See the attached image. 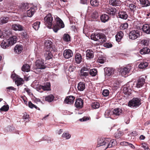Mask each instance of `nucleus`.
Masks as SVG:
<instances>
[{
    "label": "nucleus",
    "mask_w": 150,
    "mask_h": 150,
    "mask_svg": "<svg viewBox=\"0 0 150 150\" xmlns=\"http://www.w3.org/2000/svg\"><path fill=\"white\" fill-rule=\"evenodd\" d=\"M91 39L95 41H98L100 43L105 42L107 40L106 37L103 33H95L91 36Z\"/></svg>",
    "instance_id": "f257e3e1"
},
{
    "label": "nucleus",
    "mask_w": 150,
    "mask_h": 150,
    "mask_svg": "<svg viewBox=\"0 0 150 150\" xmlns=\"http://www.w3.org/2000/svg\"><path fill=\"white\" fill-rule=\"evenodd\" d=\"M55 20L56 23L54 25L52 29L56 33L61 28H64V25L62 20L57 16L55 17Z\"/></svg>",
    "instance_id": "f03ea898"
},
{
    "label": "nucleus",
    "mask_w": 150,
    "mask_h": 150,
    "mask_svg": "<svg viewBox=\"0 0 150 150\" xmlns=\"http://www.w3.org/2000/svg\"><path fill=\"white\" fill-rule=\"evenodd\" d=\"M140 100L141 99L139 98H134L129 101L128 105L132 108H137L141 104Z\"/></svg>",
    "instance_id": "7ed1b4c3"
},
{
    "label": "nucleus",
    "mask_w": 150,
    "mask_h": 150,
    "mask_svg": "<svg viewBox=\"0 0 150 150\" xmlns=\"http://www.w3.org/2000/svg\"><path fill=\"white\" fill-rule=\"evenodd\" d=\"M44 24L50 29L53 24V18L50 13H48L44 18Z\"/></svg>",
    "instance_id": "20e7f679"
},
{
    "label": "nucleus",
    "mask_w": 150,
    "mask_h": 150,
    "mask_svg": "<svg viewBox=\"0 0 150 150\" xmlns=\"http://www.w3.org/2000/svg\"><path fill=\"white\" fill-rule=\"evenodd\" d=\"M45 49L46 51L50 50L52 52L55 51V46L50 40H46L45 43Z\"/></svg>",
    "instance_id": "39448f33"
},
{
    "label": "nucleus",
    "mask_w": 150,
    "mask_h": 150,
    "mask_svg": "<svg viewBox=\"0 0 150 150\" xmlns=\"http://www.w3.org/2000/svg\"><path fill=\"white\" fill-rule=\"evenodd\" d=\"M140 33L139 30H132L129 32V38L132 40H135L140 35Z\"/></svg>",
    "instance_id": "423d86ee"
},
{
    "label": "nucleus",
    "mask_w": 150,
    "mask_h": 150,
    "mask_svg": "<svg viewBox=\"0 0 150 150\" xmlns=\"http://www.w3.org/2000/svg\"><path fill=\"white\" fill-rule=\"evenodd\" d=\"M132 69V67L130 65H128L126 67L121 68L120 72L121 75L123 77H126Z\"/></svg>",
    "instance_id": "0eeeda50"
},
{
    "label": "nucleus",
    "mask_w": 150,
    "mask_h": 150,
    "mask_svg": "<svg viewBox=\"0 0 150 150\" xmlns=\"http://www.w3.org/2000/svg\"><path fill=\"white\" fill-rule=\"evenodd\" d=\"M42 59H38L35 63V68L36 69H44L46 68V66Z\"/></svg>",
    "instance_id": "6e6552de"
},
{
    "label": "nucleus",
    "mask_w": 150,
    "mask_h": 150,
    "mask_svg": "<svg viewBox=\"0 0 150 150\" xmlns=\"http://www.w3.org/2000/svg\"><path fill=\"white\" fill-rule=\"evenodd\" d=\"M116 11V9L114 8L107 7L105 8V11L111 16L115 15Z\"/></svg>",
    "instance_id": "1a4fd4ad"
},
{
    "label": "nucleus",
    "mask_w": 150,
    "mask_h": 150,
    "mask_svg": "<svg viewBox=\"0 0 150 150\" xmlns=\"http://www.w3.org/2000/svg\"><path fill=\"white\" fill-rule=\"evenodd\" d=\"M109 142L108 138H100L98 140V147L103 145L107 146V144Z\"/></svg>",
    "instance_id": "9d476101"
},
{
    "label": "nucleus",
    "mask_w": 150,
    "mask_h": 150,
    "mask_svg": "<svg viewBox=\"0 0 150 150\" xmlns=\"http://www.w3.org/2000/svg\"><path fill=\"white\" fill-rule=\"evenodd\" d=\"M42 89L44 91H49L50 89V83L47 82L44 84V86L40 85L37 87V90H40Z\"/></svg>",
    "instance_id": "9b49d317"
},
{
    "label": "nucleus",
    "mask_w": 150,
    "mask_h": 150,
    "mask_svg": "<svg viewBox=\"0 0 150 150\" xmlns=\"http://www.w3.org/2000/svg\"><path fill=\"white\" fill-rule=\"evenodd\" d=\"M11 46L10 41L8 39L4 40L1 44V46L4 49L7 48L8 47Z\"/></svg>",
    "instance_id": "f8f14e48"
},
{
    "label": "nucleus",
    "mask_w": 150,
    "mask_h": 150,
    "mask_svg": "<svg viewBox=\"0 0 150 150\" xmlns=\"http://www.w3.org/2000/svg\"><path fill=\"white\" fill-rule=\"evenodd\" d=\"M83 100L81 98H78L76 100L74 105L76 108L80 109L83 107Z\"/></svg>",
    "instance_id": "ddd939ff"
},
{
    "label": "nucleus",
    "mask_w": 150,
    "mask_h": 150,
    "mask_svg": "<svg viewBox=\"0 0 150 150\" xmlns=\"http://www.w3.org/2000/svg\"><path fill=\"white\" fill-rule=\"evenodd\" d=\"M112 115L113 117H115L114 119H115L118 116L122 114V110L120 108H115L112 111Z\"/></svg>",
    "instance_id": "4468645a"
},
{
    "label": "nucleus",
    "mask_w": 150,
    "mask_h": 150,
    "mask_svg": "<svg viewBox=\"0 0 150 150\" xmlns=\"http://www.w3.org/2000/svg\"><path fill=\"white\" fill-rule=\"evenodd\" d=\"M63 55L65 58L69 59L72 56L73 53L72 51L69 49L66 50L64 52Z\"/></svg>",
    "instance_id": "2eb2a0df"
},
{
    "label": "nucleus",
    "mask_w": 150,
    "mask_h": 150,
    "mask_svg": "<svg viewBox=\"0 0 150 150\" xmlns=\"http://www.w3.org/2000/svg\"><path fill=\"white\" fill-rule=\"evenodd\" d=\"M145 79L144 77H140L137 80L136 84V87L137 88H140L144 84Z\"/></svg>",
    "instance_id": "dca6fc26"
},
{
    "label": "nucleus",
    "mask_w": 150,
    "mask_h": 150,
    "mask_svg": "<svg viewBox=\"0 0 150 150\" xmlns=\"http://www.w3.org/2000/svg\"><path fill=\"white\" fill-rule=\"evenodd\" d=\"M75 97L73 96H67L65 99L64 103L68 104H71L73 103Z\"/></svg>",
    "instance_id": "f3484780"
},
{
    "label": "nucleus",
    "mask_w": 150,
    "mask_h": 150,
    "mask_svg": "<svg viewBox=\"0 0 150 150\" xmlns=\"http://www.w3.org/2000/svg\"><path fill=\"white\" fill-rule=\"evenodd\" d=\"M86 58L88 60H90L94 57L93 52L91 50H87L86 51Z\"/></svg>",
    "instance_id": "a211bd4d"
},
{
    "label": "nucleus",
    "mask_w": 150,
    "mask_h": 150,
    "mask_svg": "<svg viewBox=\"0 0 150 150\" xmlns=\"http://www.w3.org/2000/svg\"><path fill=\"white\" fill-rule=\"evenodd\" d=\"M75 60L76 63L80 64L82 60V57L81 54L79 53L76 54L75 56Z\"/></svg>",
    "instance_id": "6ab92c4d"
},
{
    "label": "nucleus",
    "mask_w": 150,
    "mask_h": 150,
    "mask_svg": "<svg viewBox=\"0 0 150 150\" xmlns=\"http://www.w3.org/2000/svg\"><path fill=\"white\" fill-rule=\"evenodd\" d=\"M114 69L112 68L106 67L105 69V72L108 76H110L114 74Z\"/></svg>",
    "instance_id": "aec40b11"
},
{
    "label": "nucleus",
    "mask_w": 150,
    "mask_h": 150,
    "mask_svg": "<svg viewBox=\"0 0 150 150\" xmlns=\"http://www.w3.org/2000/svg\"><path fill=\"white\" fill-rule=\"evenodd\" d=\"M12 28L15 30L22 31L23 30V27L19 24H14L12 26Z\"/></svg>",
    "instance_id": "412c9836"
},
{
    "label": "nucleus",
    "mask_w": 150,
    "mask_h": 150,
    "mask_svg": "<svg viewBox=\"0 0 150 150\" xmlns=\"http://www.w3.org/2000/svg\"><path fill=\"white\" fill-rule=\"evenodd\" d=\"M23 49V47L22 45H17L15 47L14 52L17 54H20L22 51Z\"/></svg>",
    "instance_id": "4be33fe9"
},
{
    "label": "nucleus",
    "mask_w": 150,
    "mask_h": 150,
    "mask_svg": "<svg viewBox=\"0 0 150 150\" xmlns=\"http://www.w3.org/2000/svg\"><path fill=\"white\" fill-rule=\"evenodd\" d=\"M119 18L122 19L126 20L128 17V15L126 12L124 11H120L118 13Z\"/></svg>",
    "instance_id": "5701e85b"
},
{
    "label": "nucleus",
    "mask_w": 150,
    "mask_h": 150,
    "mask_svg": "<svg viewBox=\"0 0 150 150\" xmlns=\"http://www.w3.org/2000/svg\"><path fill=\"white\" fill-rule=\"evenodd\" d=\"M142 28L144 32L147 34H150V25L147 24L144 25Z\"/></svg>",
    "instance_id": "b1692460"
},
{
    "label": "nucleus",
    "mask_w": 150,
    "mask_h": 150,
    "mask_svg": "<svg viewBox=\"0 0 150 150\" xmlns=\"http://www.w3.org/2000/svg\"><path fill=\"white\" fill-rule=\"evenodd\" d=\"M55 52H52L51 51H46V53L45 54V56L46 60H49L52 58V53Z\"/></svg>",
    "instance_id": "393cba45"
},
{
    "label": "nucleus",
    "mask_w": 150,
    "mask_h": 150,
    "mask_svg": "<svg viewBox=\"0 0 150 150\" xmlns=\"http://www.w3.org/2000/svg\"><path fill=\"white\" fill-rule=\"evenodd\" d=\"M109 142L107 144V146L106 147V149L108 148H110L112 146H115L116 144V142L114 139L110 140L108 139Z\"/></svg>",
    "instance_id": "a878e982"
},
{
    "label": "nucleus",
    "mask_w": 150,
    "mask_h": 150,
    "mask_svg": "<svg viewBox=\"0 0 150 150\" xmlns=\"http://www.w3.org/2000/svg\"><path fill=\"white\" fill-rule=\"evenodd\" d=\"M100 19L102 22L105 23L109 20V17L107 14H104L100 16Z\"/></svg>",
    "instance_id": "bb28decb"
},
{
    "label": "nucleus",
    "mask_w": 150,
    "mask_h": 150,
    "mask_svg": "<svg viewBox=\"0 0 150 150\" xmlns=\"http://www.w3.org/2000/svg\"><path fill=\"white\" fill-rule=\"evenodd\" d=\"M85 84L83 82H80L78 84L77 88L80 91H83L85 89Z\"/></svg>",
    "instance_id": "cd10ccee"
},
{
    "label": "nucleus",
    "mask_w": 150,
    "mask_h": 150,
    "mask_svg": "<svg viewBox=\"0 0 150 150\" xmlns=\"http://www.w3.org/2000/svg\"><path fill=\"white\" fill-rule=\"evenodd\" d=\"M30 5V4L28 3H23L20 5V8L22 11H24L28 9L29 8Z\"/></svg>",
    "instance_id": "c85d7f7f"
},
{
    "label": "nucleus",
    "mask_w": 150,
    "mask_h": 150,
    "mask_svg": "<svg viewBox=\"0 0 150 150\" xmlns=\"http://www.w3.org/2000/svg\"><path fill=\"white\" fill-rule=\"evenodd\" d=\"M35 11V9L34 8L30 7V8L27 10V14L28 17H31L34 14Z\"/></svg>",
    "instance_id": "c756f323"
},
{
    "label": "nucleus",
    "mask_w": 150,
    "mask_h": 150,
    "mask_svg": "<svg viewBox=\"0 0 150 150\" xmlns=\"http://www.w3.org/2000/svg\"><path fill=\"white\" fill-rule=\"evenodd\" d=\"M8 40L11 43V45L15 43L17 40V38L16 36H13L9 38Z\"/></svg>",
    "instance_id": "7c9ffc66"
},
{
    "label": "nucleus",
    "mask_w": 150,
    "mask_h": 150,
    "mask_svg": "<svg viewBox=\"0 0 150 150\" xmlns=\"http://www.w3.org/2000/svg\"><path fill=\"white\" fill-rule=\"evenodd\" d=\"M54 96L51 94L43 97V98L45 99V101L49 102H52L54 99Z\"/></svg>",
    "instance_id": "2f4dec72"
},
{
    "label": "nucleus",
    "mask_w": 150,
    "mask_h": 150,
    "mask_svg": "<svg viewBox=\"0 0 150 150\" xmlns=\"http://www.w3.org/2000/svg\"><path fill=\"white\" fill-rule=\"evenodd\" d=\"M30 67L29 65L27 64H24L21 68V70L24 72H28L30 71Z\"/></svg>",
    "instance_id": "473e14b6"
},
{
    "label": "nucleus",
    "mask_w": 150,
    "mask_h": 150,
    "mask_svg": "<svg viewBox=\"0 0 150 150\" xmlns=\"http://www.w3.org/2000/svg\"><path fill=\"white\" fill-rule=\"evenodd\" d=\"M112 111H110L109 110H106L105 113V117L106 118L110 117L112 119H114L113 117V116L112 115Z\"/></svg>",
    "instance_id": "72a5a7b5"
},
{
    "label": "nucleus",
    "mask_w": 150,
    "mask_h": 150,
    "mask_svg": "<svg viewBox=\"0 0 150 150\" xmlns=\"http://www.w3.org/2000/svg\"><path fill=\"white\" fill-rule=\"evenodd\" d=\"M150 52V49L147 47L144 48L140 50V53L142 54H148Z\"/></svg>",
    "instance_id": "f704fd0d"
},
{
    "label": "nucleus",
    "mask_w": 150,
    "mask_h": 150,
    "mask_svg": "<svg viewBox=\"0 0 150 150\" xmlns=\"http://www.w3.org/2000/svg\"><path fill=\"white\" fill-rule=\"evenodd\" d=\"M140 4L143 7L149 6L150 5V3L148 0H139Z\"/></svg>",
    "instance_id": "c9c22d12"
},
{
    "label": "nucleus",
    "mask_w": 150,
    "mask_h": 150,
    "mask_svg": "<svg viewBox=\"0 0 150 150\" xmlns=\"http://www.w3.org/2000/svg\"><path fill=\"white\" fill-rule=\"evenodd\" d=\"M23 81L21 78H17L16 79L15 83L18 86L22 85L23 84Z\"/></svg>",
    "instance_id": "e433bc0d"
},
{
    "label": "nucleus",
    "mask_w": 150,
    "mask_h": 150,
    "mask_svg": "<svg viewBox=\"0 0 150 150\" xmlns=\"http://www.w3.org/2000/svg\"><path fill=\"white\" fill-rule=\"evenodd\" d=\"M128 6L130 10L134 12L137 10V6L134 4H130L128 5Z\"/></svg>",
    "instance_id": "4c0bfd02"
},
{
    "label": "nucleus",
    "mask_w": 150,
    "mask_h": 150,
    "mask_svg": "<svg viewBox=\"0 0 150 150\" xmlns=\"http://www.w3.org/2000/svg\"><path fill=\"white\" fill-rule=\"evenodd\" d=\"M109 3L113 6H118L120 4L119 1L117 0H110Z\"/></svg>",
    "instance_id": "58836bf2"
},
{
    "label": "nucleus",
    "mask_w": 150,
    "mask_h": 150,
    "mask_svg": "<svg viewBox=\"0 0 150 150\" xmlns=\"http://www.w3.org/2000/svg\"><path fill=\"white\" fill-rule=\"evenodd\" d=\"M148 64L147 62H141L139 65V67L140 69L145 68L148 66Z\"/></svg>",
    "instance_id": "ea45409f"
},
{
    "label": "nucleus",
    "mask_w": 150,
    "mask_h": 150,
    "mask_svg": "<svg viewBox=\"0 0 150 150\" xmlns=\"http://www.w3.org/2000/svg\"><path fill=\"white\" fill-rule=\"evenodd\" d=\"M122 135L123 132L121 131H120V129H118L117 132L115 134L114 136L116 138L118 139Z\"/></svg>",
    "instance_id": "a19ab883"
},
{
    "label": "nucleus",
    "mask_w": 150,
    "mask_h": 150,
    "mask_svg": "<svg viewBox=\"0 0 150 150\" xmlns=\"http://www.w3.org/2000/svg\"><path fill=\"white\" fill-rule=\"evenodd\" d=\"M8 17H3L0 18V24L1 25L5 23L8 22Z\"/></svg>",
    "instance_id": "79ce46f5"
},
{
    "label": "nucleus",
    "mask_w": 150,
    "mask_h": 150,
    "mask_svg": "<svg viewBox=\"0 0 150 150\" xmlns=\"http://www.w3.org/2000/svg\"><path fill=\"white\" fill-rule=\"evenodd\" d=\"M89 73L92 76H94L97 74V71L95 69H93L90 70Z\"/></svg>",
    "instance_id": "37998d69"
},
{
    "label": "nucleus",
    "mask_w": 150,
    "mask_h": 150,
    "mask_svg": "<svg viewBox=\"0 0 150 150\" xmlns=\"http://www.w3.org/2000/svg\"><path fill=\"white\" fill-rule=\"evenodd\" d=\"M70 36L68 34L65 33L63 38V39L64 40V41L68 42L70 40Z\"/></svg>",
    "instance_id": "c03bdc74"
},
{
    "label": "nucleus",
    "mask_w": 150,
    "mask_h": 150,
    "mask_svg": "<svg viewBox=\"0 0 150 150\" xmlns=\"http://www.w3.org/2000/svg\"><path fill=\"white\" fill-rule=\"evenodd\" d=\"M99 2L97 0H91L90 1L91 5L94 6H98Z\"/></svg>",
    "instance_id": "a18cd8bd"
},
{
    "label": "nucleus",
    "mask_w": 150,
    "mask_h": 150,
    "mask_svg": "<svg viewBox=\"0 0 150 150\" xmlns=\"http://www.w3.org/2000/svg\"><path fill=\"white\" fill-rule=\"evenodd\" d=\"M40 24V22L35 23L32 25V27L35 30H38L39 28Z\"/></svg>",
    "instance_id": "49530a36"
},
{
    "label": "nucleus",
    "mask_w": 150,
    "mask_h": 150,
    "mask_svg": "<svg viewBox=\"0 0 150 150\" xmlns=\"http://www.w3.org/2000/svg\"><path fill=\"white\" fill-rule=\"evenodd\" d=\"M130 89L127 87H124L123 89L124 94L125 95H129L131 94L130 91Z\"/></svg>",
    "instance_id": "de8ad7c7"
},
{
    "label": "nucleus",
    "mask_w": 150,
    "mask_h": 150,
    "mask_svg": "<svg viewBox=\"0 0 150 150\" xmlns=\"http://www.w3.org/2000/svg\"><path fill=\"white\" fill-rule=\"evenodd\" d=\"M91 107L93 109H96L100 107V104L97 102L94 103L92 104Z\"/></svg>",
    "instance_id": "09e8293b"
},
{
    "label": "nucleus",
    "mask_w": 150,
    "mask_h": 150,
    "mask_svg": "<svg viewBox=\"0 0 150 150\" xmlns=\"http://www.w3.org/2000/svg\"><path fill=\"white\" fill-rule=\"evenodd\" d=\"M105 59H106L105 57H100L98 58L97 61L100 64H103L105 62Z\"/></svg>",
    "instance_id": "8fccbe9b"
},
{
    "label": "nucleus",
    "mask_w": 150,
    "mask_h": 150,
    "mask_svg": "<svg viewBox=\"0 0 150 150\" xmlns=\"http://www.w3.org/2000/svg\"><path fill=\"white\" fill-rule=\"evenodd\" d=\"M128 26V24L127 23H125L122 24L120 27V28L121 30H124L127 28Z\"/></svg>",
    "instance_id": "3c124183"
},
{
    "label": "nucleus",
    "mask_w": 150,
    "mask_h": 150,
    "mask_svg": "<svg viewBox=\"0 0 150 150\" xmlns=\"http://www.w3.org/2000/svg\"><path fill=\"white\" fill-rule=\"evenodd\" d=\"M9 107L8 105H4L0 109L1 111H7L9 109Z\"/></svg>",
    "instance_id": "603ef678"
},
{
    "label": "nucleus",
    "mask_w": 150,
    "mask_h": 150,
    "mask_svg": "<svg viewBox=\"0 0 150 150\" xmlns=\"http://www.w3.org/2000/svg\"><path fill=\"white\" fill-rule=\"evenodd\" d=\"M62 136L63 138H65L67 139H68L70 138L71 135L68 133L64 132L62 134Z\"/></svg>",
    "instance_id": "864d4df0"
},
{
    "label": "nucleus",
    "mask_w": 150,
    "mask_h": 150,
    "mask_svg": "<svg viewBox=\"0 0 150 150\" xmlns=\"http://www.w3.org/2000/svg\"><path fill=\"white\" fill-rule=\"evenodd\" d=\"M98 13L95 11L91 15V17L93 19H96L98 17Z\"/></svg>",
    "instance_id": "5fc2aeb1"
},
{
    "label": "nucleus",
    "mask_w": 150,
    "mask_h": 150,
    "mask_svg": "<svg viewBox=\"0 0 150 150\" xmlns=\"http://www.w3.org/2000/svg\"><path fill=\"white\" fill-rule=\"evenodd\" d=\"M28 106L31 108H35L36 109H38V108L36 106L33 104L30 101L28 102Z\"/></svg>",
    "instance_id": "6e6d98bb"
},
{
    "label": "nucleus",
    "mask_w": 150,
    "mask_h": 150,
    "mask_svg": "<svg viewBox=\"0 0 150 150\" xmlns=\"http://www.w3.org/2000/svg\"><path fill=\"white\" fill-rule=\"evenodd\" d=\"M102 94L104 96H107L109 94V91L107 89L104 90L102 92Z\"/></svg>",
    "instance_id": "4d7b16f0"
},
{
    "label": "nucleus",
    "mask_w": 150,
    "mask_h": 150,
    "mask_svg": "<svg viewBox=\"0 0 150 150\" xmlns=\"http://www.w3.org/2000/svg\"><path fill=\"white\" fill-rule=\"evenodd\" d=\"M85 71H81V74L82 76H83L85 77L88 75V72H84Z\"/></svg>",
    "instance_id": "13d9d810"
},
{
    "label": "nucleus",
    "mask_w": 150,
    "mask_h": 150,
    "mask_svg": "<svg viewBox=\"0 0 150 150\" xmlns=\"http://www.w3.org/2000/svg\"><path fill=\"white\" fill-rule=\"evenodd\" d=\"M104 46L106 48H110L112 47V45L110 43H106L104 44Z\"/></svg>",
    "instance_id": "bf43d9fd"
},
{
    "label": "nucleus",
    "mask_w": 150,
    "mask_h": 150,
    "mask_svg": "<svg viewBox=\"0 0 150 150\" xmlns=\"http://www.w3.org/2000/svg\"><path fill=\"white\" fill-rule=\"evenodd\" d=\"M7 92H10L11 91H16V88L12 86H10L6 88Z\"/></svg>",
    "instance_id": "052dcab7"
},
{
    "label": "nucleus",
    "mask_w": 150,
    "mask_h": 150,
    "mask_svg": "<svg viewBox=\"0 0 150 150\" xmlns=\"http://www.w3.org/2000/svg\"><path fill=\"white\" fill-rule=\"evenodd\" d=\"M89 119L88 117H84L80 119L79 120L80 121H85L88 120Z\"/></svg>",
    "instance_id": "680f3d73"
},
{
    "label": "nucleus",
    "mask_w": 150,
    "mask_h": 150,
    "mask_svg": "<svg viewBox=\"0 0 150 150\" xmlns=\"http://www.w3.org/2000/svg\"><path fill=\"white\" fill-rule=\"evenodd\" d=\"M142 44L145 46H147L149 44V42L147 40H142Z\"/></svg>",
    "instance_id": "e2e57ef3"
},
{
    "label": "nucleus",
    "mask_w": 150,
    "mask_h": 150,
    "mask_svg": "<svg viewBox=\"0 0 150 150\" xmlns=\"http://www.w3.org/2000/svg\"><path fill=\"white\" fill-rule=\"evenodd\" d=\"M116 35L122 39L123 36V34L122 32L120 31L118 32Z\"/></svg>",
    "instance_id": "0e129e2a"
},
{
    "label": "nucleus",
    "mask_w": 150,
    "mask_h": 150,
    "mask_svg": "<svg viewBox=\"0 0 150 150\" xmlns=\"http://www.w3.org/2000/svg\"><path fill=\"white\" fill-rule=\"evenodd\" d=\"M29 118V115L26 113H25L23 117V118L24 119H28Z\"/></svg>",
    "instance_id": "69168bd1"
},
{
    "label": "nucleus",
    "mask_w": 150,
    "mask_h": 150,
    "mask_svg": "<svg viewBox=\"0 0 150 150\" xmlns=\"http://www.w3.org/2000/svg\"><path fill=\"white\" fill-rule=\"evenodd\" d=\"M128 142L124 141L121 142L120 143V144L122 146H128Z\"/></svg>",
    "instance_id": "338daca9"
},
{
    "label": "nucleus",
    "mask_w": 150,
    "mask_h": 150,
    "mask_svg": "<svg viewBox=\"0 0 150 150\" xmlns=\"http://www.w3.org/2000/svg\"><path fill=\"white\" fill-rule=\"evenodd\" d=\"M89 70V68H88L86 67H84L82 68L81 71H88Z\"/></svg>",
    "instance_id": "774afa93"
}]
</instances>
